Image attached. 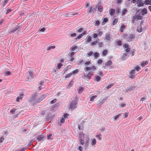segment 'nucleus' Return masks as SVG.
<instances>
[{
	"label": "nucleus",
	"mask_w": 151,
	"mask_h": 151,
	"mask_svg": "<svg viewBox=\"0 0 151 151\" xmlns=\"http://www.w3.org/2000/svg\"><path fill=\"white\" fill-rule=\"evenodd\" d=\"M73 99H74V100L69 102V109H74L77 106V104L78 103V99L77 97H75Z\"/></svg>",
	"instance_id": "f257e3e1"
},
{
	"label": "nucleus",
	"mask_w": 151,
	"mask_h": 151,
	"mask_svg": "<svg viewBox=\"0 0 151 151\" xmlns=\"http://www.w3.org/2000/svg\"><path fill=\"white\" fill-rule=\"evenodd\" d=\"M135 36V35L134 34L131 33L128 35L127 34H125L124 35V37L127 41L130 42L134 38Z\"/></svg>",
	"instance_id": "f03ea898"
},
{
	"label": "nucleus",
	"mask_w": 151,
	"mask_h": 151,
	"mask_svg": "<svg viewBox=\"0 0 151 151\" xmlns=\"http://www.w3.org/2000/svg\"><path fill=\"white\" fill-rule=\"evenodd\" d=\"M136 88V86H131L129 87H127L125 90L126 92H129L132 91H134Z\"/></svg>",
	"instance_id": "7ed1b4c3"
},
{
	"label": "nucleus",
	"mask_w": 151,
	"mask_h": 151,
	"mask_svg": "<svg viewBox=\"0 0 151 151\" xmlns=\"http://www.w3.org/2000/svg\"><path fill=\"white\" fill-rule=\"evenodd\" d=\"M139 11L141 12L142 15L143 16L145 14H147V10L146 8H144L141 10L139 9L138 11L137 12H139L140 13V12H139Z\"/></svg>",
	"instance_id": "20e7f679"
},
{
	"label": "nucleus",
	"mask_w": 151,
	"mask_h": 151,
	"mask_svg": "<svg viewBox=\"0 0 151 151\" xmlns=\"http://www.w3.org/2000/svg\"><path fill=\"white\" fill-rule=\"evenodd\" d=\"M129 56L128 53L125 52L124 53L122 57H121V58L123 60H126L128 58Z\"/></svg>",
	"instance_id": "39448f33"
},
{
	"label": "nucleus",
	"mask_w": 151,
	"mask_h": 151,
	"mask_svg": "<svg viewBox=\"0 0 151 151\" xmlns=\"http://www.w3.org/2000/svg\"><path fill=\"white\" fill-rule=\"evenodd\" d=\"M86 33V31H83L82 33L80 34L78 36H77L76 38V40L80 39L84 35H85Z\"/></svg>",
	"instance_id": "423d86ee"
},
{
	"label": "nucleus",
	"mask_w": 151,
	"mask_h": 151,
	"mask_svg": "<svg viewBox=\"0 0 151 151\" xmlns=\"http://www.w3.org/2000/svg\"><path fill=\"white\" fill-rule=\"evenodd\" d=\"M137 4H138L137 6L138 7L142 6L145 4L144 2L143 3L142 0H137Z\"/></svg>",
	"instance_id": "0eeeda50"
},
{
	"label": "nucleus",
	"mask_w": 151,
	"mask_h": 151,
	"mask_svg": "<svg viewBox=\"0 0 151 151\" xmlns=\"http://www.w3.org/2000/svg\"><path fill=\"white\" fill-rule=\"evenodd\" d=\"M21 29V27L20 26L17 25L13 29L12 31V32L13 33L15 32L17 30L19 31Z\"/></svg>",
	"instance_id": "6e6552de"
},
{
	"label": "nucleus",
	"mask_w": 151,
	"mask_h": 151,
	"mask_svg": "<svg viewBox=\"0 0 151 151\" xmlns=\"http://www.w3.org/2000/svg\"><path fill=\"white\" fill-rule=\"evenodd\" d=\"M24 94L23 93H21L19 96L17 97L16 99V101L19 102L20 100L22 99L24 96Z\"/></svg>",
	"instance_id": "1a4fd4ad"
},
{
	"label": "nucleus",
	"mask_w": 151,
	"mask_h": 151,
	"mask_svg": "<svg viewBox=\"0 0 151 151\" xmlns=\"http://www.w3.org/2000/svg\"><path fill=\"white\" fill-rule=\"evenodd\" d=\"M97 7L98 11L100 12H101L103 11V8L101 6H99L98 4L96 5V8Z\"/></svg>",
	"instance_id": "9d476101"
},
{
	"label": "nucleus",
	"mask_w": 151,
	"mask_h": 151,
	"mask_svg": "<svg viewBox=\"0 0 151 151\" xmlns=\"http://www.w3.org/2000/svg\"><path fill=\"white\" fill-rule=\"evenodd\" d=\"M93 75V72L92 71H90L88 74L86 75L87 78L88 79H90L91 78L92 76Z\"/></svg>",
	"instance_id": "9b49d317"
},
{
	"label": "nucleus",
	"mask_w": 151,
	"mask_h": 151,
	"mask_svg": "<svg viewBox=\"0 0 151 151\" xmlns=\"http://www.w3.org/2000/svg\"><path fill=\"white\" fill-rule=\"evenodd\" d=\"M44 138V136L42 135H40L37 136V139L39 141H41Z\"/></svg>",
	"instance_id": "f8f14e48"
},
{
	"label": "nucleus",
	"mask_w": 151,
	"mask_h": 151,
	"mask_svg": "<svg viewBox=\"0 0 151 151\" xmlns=\"http://www.w3.org/2000/svg\"><path fill=\"white\" fill-rule=\"evenodd\" d=\"M99 41L100 40L98 38H97L96 41L91 42V46H93L95 45L96 43H98Z\"/></svg>",
	"instance_id": "ddd939ff"
},
{
	"label": "nucleus",
	"mask_w": 151,
	"mask_h": 151,
	"mask_svg": "<svg viewBox=\"0 0 151 151\" xmlns=\"http://www.w3.org/2000/svg\"><path fill=\"white\" fill-rule=\"evenodd\" d=\"M105 39L108 40H111V35L109 33H107L105 35Z\"/></svg>",
	"instance_id": "4468645a"
},
{
	"label": "nucleus",
	"mask_w": 151,
	"mask_h": 151,
	"mask_svg": "<svg viewBox=\"0 0 151 151\" xmlns=\"http://www.w3.org/2000/svg\"><path fill=\"white\" fill-rule=\"evenodd\" d=\"M46 96L45 95H43L42 96L39 98V100L36 101V102L39 103L42 100L44 99L45 98Z\"/></svg>",
	"instance_id": "2eb2a0df"
},
{
	"label": "nucleus",
	"mask_w": 151,
	"mask_h": 151,
	"mask_svg": "<svg viewBox=\"0 0 151 151\" xmlns=\"http://www.w3.org/2000/svg\"><path fill=\"white\" fill-rule=\"evenodd\" d=\"M115 10L112 8L110 9L109 10V13L111 16L113 15L115 13Z\"/></svg>",
	"instance_id": "dca6fc26"
},
{
	"label": "nucleus",
	"mask_w": 151,
	"mask_h": 151,
	"mask_svg": "<svg viewBox=\"0 0 151 151\" xmlns=\"http://www.w3.org/2000/svg\"><path fill=\"white\" fill-rule=\"evenodd\" d=\"M4 73L5 76H8L11 75V72L8 70V69H6L4 71Z\"/></svg>",
	"instance_id": "f3484780"
},
{
	"label": "nucleus",
	"mask_w": 151,
	"mask_h": 151,
	"mask_svg": "<svg viewBox=\"0 0 151 151\" xmlns=\"http://www.w3.org/2000/svg\"><path fill=\"white\" fill-rule=\"evenodd\" d=\"M27 73L29 75L30 77L32 78H34V75H33V73L32 70H29V71L27 72Z\"/></svg>",
	"instance_id": "a211bd4d"
},
{
	"label": "nucleus",
	"mask_w": 151,
	"mask_h": 151,
	"mask_svg": "<svg viewBox=\"0 0 151 151\" xmlns=\"http://www.w3.org/2000/svg\"><path fill=\"white\" fill-rule=\"evenodd\" d=\"M137 20H142L143 17L142 16L140 15V14L135 15H134Z\"/></svg>",
	"instance_id": "6ab92c4d"
},
{
	"label": "nucleus",
	"mask_w": 151,
	"mask_h": 151,
	"mask_svg": "<svg viewBox=\"0 0 151 151\" xmlns=\"http://www.w3.org/2000/svg\"><path fill=\"white\" fill-rule=\"evenodd\" d=\"M148 64V62L147 61H143L141 63V65L142 67H143Z\"/></svg>",
	"instance_id": "aec40b11"
},
{
	"label": "nucleus",
	"mask_w": 151,
	"mask_h": 151,
	"mask_svg": "<svg viewBox=\"0 0 151 151\" xmlns=\"http://www.w3.org/2000/svg\"><path fill=\"white\" fill-rule=\"evenodd\" d=\"M102 19L103 22L101 23V24L102 25L105 24L108 21V19L107 18H103Z\"/></svg>",
	"instance_id": "412c9836"
},
{
	"label": "nucleus",
	"mask_w": 151,
	"mask_h": 151,
	"mask_svg": "<svg viewBox=\"0 0 151 151\" xmlns=\"http://www.w3.org/2000/svg\"><path fill=\"white\" fill-rule=\"evenodd\" d=\"M86 42H89L91 41L92 40V37L90 36H87L86 38Z\"/></svg>",
	"instance_id": "4be33fe9"
},
{
	"label": "nucleus",
	"mask_w": 151,
	"mask_h": 151,
	"mask_svg": "<svg viewBox=\"0 0 151 151\" xmlns=\"http://www.w3.org/2000/svg\"><path fill=\"white\" fill-rule=\"evenodd\" d=\"M79 135V139L84 138V134L82 132H80Z\"/></svg>",
	"instance_id": "5701e85b"
},
{
	"label": "nucleus",
	"mask_w": 151,
	"mask_h": 151,
	"mask_svg": "<svg viewBox=\"0 0 151 151\" xmlns=\"http://www.w3.org/2000/svg\"><path fill=\"white\" fill-rule=\"evenodd\" d=\"M144 4L146 5H151V0H145L144 1Z\"/></svg>",
	"instance_id": "b1692460"
},
{
	"label": "nucleus",
	"mask_w": 151,
	"mask_h": 151,
	"mask_svg": "<svg viewBox=\"0 0 151 151\" xmlns=\"http://www.w3.org/2000/svg\"><path fill=\"white\" fill-rule=\"evenodd\" d=\"M112 63L111 60H108L105 63V66L110 65L112 64Z\"/></svg>",
	"instance_id": "393cba45"
},
{
	"label": "nucleus",
	"mask_w": 151,
	"mask_h": 151,
	"mask_svg": "<svg viewBox=\"0 0 151 151\" xmlns=\"http://www.w3.org/2000/svg\"><path fill=\"white\" fill-rule=\"evenodd\" d=\"M101 78L100 76H97L96 77L94 80L95 81L99 82L101 80Z\"/></svg>",
	"instance_id": "a878e982"
},
{
	"label": "nucleus",
	"mask_w": 151,
	"mask_h": 151,
	"mask_svg": "<svg viewBox=\"0 0 151 151\" xmlns=\"http://www.w3.org/2000/svg\"><path fill=\"white\" fill-rule=\"evenodd\" d=\"M96 140L94 138L91 140V144L92 146L95 145L96 144Z\"/></svg>",
	"instance_id": "bb28decb"
},
{
	"label": "nucleus",
	"mask_w": 151,
	"mask_h": 151,
	"mask_svg": "<svg viewBox=\"0 0 151 151\" xmlns=\"http://www.w3.org/2000/svg\"><path fill=\"white\" fill-rule=\"evenodd\" d=\"M92 95H92V96L90 98V100L91 101H93L94 100V99L97 97V96L96 95L93 96Z\"/></svg>",
	"instance_id": "cd10ccee"
},
{
	"label": "nucleus",
	"mask_w": 151,
	"mask_h": 151,
	"mask_svg": "<svg viewBox=\"0 0 151 151\" xmlns=\"http://www.w3.org/2000/svg\"><path fill=\"white\" fill-rule=\"evenodd\" d=\"M63 15L66 17H72L71 12L65 13Z\"/></svg>",
	"instance_id": "c85d7f7f"
},
{
	"label": "nucleus",
	"mask_w": 151,
	"mask_h": 151,
	"mask_svg": "<svg viewBox=\"0 0 151 151\" xmlns=\"http://www.w3.org/2000/svg\"><path fill=\"white\" fill-rule=\"evenodd\" d=\"M55 46L54 45L48 46L47 48V51H49L51 49H55Z\"/></svg>",
	"instance_id": "c756f323"
},
{
	"label": "nucleus",
	"mask_w": 151,
	"mask_h": 151,
	"mask_svg": "<svg viewBox=\"0 0 151 151\" xmlns=\"http://www.w3.org/2000/svg\"><path fill=\"white\" fill-rule=\"evenodd\" d=\"M93 55L94 56V58L95 59L97 58L99 56V54L97 52L94 53L93 54Z\"/></svg>",
	"instance_id": "7c9ffc66"
},
{
	"label": "nucleus",
	"mask_w": 151,
	"mask_h": 151,
	"mask_svg": "<svg viewBox=\"0 0 151 151\" xmlns=\"http://www.w3.org/2000/svg\"><path fill=\"white\" fill-rule=\"evenodd\" d=\"M142 28L141 26H138L137 28V31L139 32H142Z\"/></svg>",
	"instance_id": "2f4dec72"
},
{
	"label": "nucleus",
	"mask_w": 151,
	"mask_h": 151,
	"mask_svg": "<svg viewBox=\"0 0 151 151\" xmlns=\"http://www.w3.org/2000/svg\"><path fill=\"white\" fill-rule=\"evenodd\" d=\"M37 94L36 93H35L34 94L32 95V99L33 100L35 101L36 100V99L37 98Z\"/></svg>",
	"instance_id": "473e14b6"
},
{
	"label": "nucleus",
	"mask_w": 151,
	"mask_h": 151,
	"mask_svg": "<svg viewBox=\"0 0 151 151\" xmlns=\"http://www.w3.org/2000/svg\"><path fill=\"white\" fill-rule=\"evenodd\" d=\"M83 138L79 139L80 144L82 145H83L84 144V141L83 139Z\"/></svg>",
	"instance_id": "72a5a7b5"
},
{
	"label": "nucleus",
	"mask_w": 151,
	"mask_h": 151,
	"mask_svg": "<svg viewBox=\"0 0 151 151\" xmlns=\"http://www.w3.org/2000/svg\"><path fill=\"white\" fill-rule=\"evenodd\" d=\"M117 45L118 46H121L122 45V41L120 40H117L116 42Z\"/></svg>",
	"instance_id": "f704fd0d"
},
{
	"label": "nucleus",
	"mask_w": 151,
	"mask_h": 151,
	"mask_svg": "<svg viewBox=\"0 0 151 151\" xmlns=\"http://www.w3.org/2000/svg\"><path fill=\"white\" fill-rule=\"evenodd\" d=\"M108 52V50L106 49L104 50L102 52V55L103 56H106Z\"/></svg>",
	"instance_id": "c9c22d12"
},
{
	"label": "nucleus",
	"mask_w": 151,
	"mask_h": 151,
	"mask_svg": "<svg viewBox=\"0 0 151 151\" xmlns=\"http://www.w3.org/2000/svg\"><path fill=\"white\" fill-rule=\"evenodd\" d=\"M125 28V26L123 24L121 25L120 27V32H123V29H124Z\"/></svg>",
	"instance_id": "e433bc0d"
},
{
	"label": "nucleus",
	"mask_w": 151,
	"mask_h": 151,
	"mask_svg": "<svg viewBox=\"0 0 151 151\" xmlns=\"http://www.w3.org/2000/svg\"><path fill=\"white\" fill-rule=\"evenodd\" d=\"M97 34L98 36H101L103 35V32L102 31H100V29H98L97 30Z\"/></svg>",
	"instance_id": "4c0bfd02"
},
{
	"label": "nucleus",
	"mask_w": 151,
	"mask_h": 151,
	"mask_svg": "<svg viewBox=\"0 0 151 151\" xmlns=\"http://www.w3.org/2000/svg\"><path fill=\"white\" fill-rule=\"evenodd\" d=\"M77 48V46L76 45H74L71 47L70 49L71 51H74Z\"/></svg>",
	"instance_id": "58836bf2"
},
{
	"label": "nucleus",
	"mask_w": 151,
	"mask_h": 151,
	"mask_svg": "<svg viewBox=\"0 0 151 151\" xmlns=\"http://www.w3.org/2000/svg\"><path fill=\"white\" fill-rule=\"evenodd\" d=\"M127 11V10L126 9H122V16L124 15H125L126 14V12Z\"/></svg>",
	"instance_id": "ea45409f"
},
{
	"label": "nucleus",
	"mask_w": 151,
	"mask_h": 151,
	"mask_svg": "<svg viewBox=\"0 0 151 151\" xmlns=\"http://www.w3.org/2000/svg\"><path fill=\"white\" fill-rule=\"evenodd\" d=\"M92 8H93V7L92 6H91V7H89L88 9V13H94V12L93 11H92Z\"/></svg>",
	"instance_id": "a19ab883"
},
{
	"label": "nucleus",
	"mask_w": 151,
	"mask_h": 151,
	"mask_svg": "<svg viewBox=\"0 0 151 151\" xmlns=\"http://www.w3.org/2000/svg\"><path fill=\"white\" fill-rule=\"evenodd\" d=\"M141 68L140 66L139 65H137L135 67L134 69H135V70H137V71H139Z\"/></svg>",
	"instance_id": "79ce46f5"
},
{
	"label": "nucleus",
	"mask_w": 151,
	"mask_h": 151,
	"mask_svg": "<svg viewBox=\"0 0 151 151\" xmlns=\"http://www.w3.org/2000/svg\"><path fill=\"white\" fill-rule=\"evenodd\" d=\"M118 22V19H115L112 22V24L113 25H115Z\"/></svg>",
	"instance_id": "37998d69"
},
{
	"label": "nucleus",
	"mask_w": 151,
	"mask_h": 151,
	"mask_svg": "<svg viewBox=\"0 0 151 151\" xmlns=\"http://www.w3.org/2000/svg\"><path fill=\"white\" fill-rule=\"evenodd\" d=\"M84 90V88L81 86H80L79 87L78 89V92L79 93H81V92Z\"/></svg>",
	"instance_id": "c03bdc74"
},
{
	"label": "nucleus",
	"mask_w": 151,
	"mask_h": 151,
	"mask_svg": "<svg viewBox=\"0 0 151 151\" xmlns=\"http://www.w3.org/2000/svg\"><path fill=\"white\" fill-rule=\"evenodd\" d=\"M63 65V64L61 63H58L57 65V69H60L61 68V67Z\"/></svg>",
	"instance_id": "a18cd8bd"
},
{
	"label": "nucleus",
	"mask_w": 151,
	"mask_h": 151,
	"mask_svg": "<svg viewBox=\"0 0 151 151\" xmlns=\"http://www.w3.org/2000/svg\"><path fill=\"white\" fill-rule=\"evenodd\" d=\"M72 73H70L66 75L65 76V78H69L72 76Z\"/></svg>",
	"instance_id": "49530a36"
},
{
	"label": "nucleus",
	"mask_w": 151,
	"mask_h": 151,
	"mask_svg": "<svg viewBox=\"0 0 151 151\" xmlns=\"http://www.w3.org/2000/svg\"><path fill=\"white\" fill-rule=\"evenodd\" d=\"M73 80H71L68 84V87H72L73 84Z\"/></svg>",
	"instance_id": "de8ad7c7"
},
{
	"label": "nucleus",
	"mask_w": 151,
	"mask_h": 151,
	"mask_svg": "<svg viewBox=\"0 0 151 151\" xmlns=\"http://www.w3.org/2000/svg\"><path fill=\"white\" fill-rule=\"evenodd\" d=\"M135 69H133L129 73V74L130 75H131L132 74H134L135 73Z\"/></svg>",
	"instance_id": "09e8293b"
},
{
	"label": "nucleus",
	"mask_w": 151,
	"mask_h": 151,
	"mask_svg": "<svg viewBox=\"0 0 151 151\" xmlns=\"http://www.w3.org/2000/svg\"><path fill=\"white\" fill-rule=\"evenodd\" d=\"M79 72V70L78 69H76L74 70H73L72 71V72L71 73H72V75H74L75 74L78 73Z\"/></svg>",
	"instance_id": "8fccbe9b"
},
{
	"label": "nucleus",
	"mask_w": 151,
	"mask_h": 151,
	"mask_svg": "<svg viewBox=\"0 0 151 151\" xmlns=\"http://www.w3.org/2000/svg\"><path fill=\"white\" fill-rule=\"evenodd\" d=\"M105 101V99H103L102 100H99V104L100 105H102L104 103Z\"/></svg>",
	"instance_id": "3c124183"
},
{
	"label": "nucleus",
	"mask_w": 151,
	"mask_h": 151,
	"mask_svg": "<svg viewBox=\"0 0 151 151\" xmlns=\"http://www.w3.org/2000/svg\"><path fill=\"white\" fill-rule=\"evenodd\" d=\"M89 138H88V139L86 140V143H85V146L87 148L88 147L89 145V142L88 141Z\"/></svg>",
	"instance_id": "603ef678"
},
{
	"label": "nucleus",
	"mask_w": 151,
	"mask_h": 151,
	"mask_svg": "<svg viewBox=\"0 0 151 151\" xmlns=\"http://www.w3.org/2000/svg\"><path fill=\"white\" fill-rule=\"evenodd\" d=\"M102 136L101 134H97L96 136V137H98V139L99 140H101L102 139V138L100 137V136Z\"/></svg>",
	"instance_id": "864d4df0"
},
{
	"label": "nucleus",
	"mask_w": 151,
	"mask_h": 151,
	"mask_svg": "<svg viewBox=\"0 0 151 151\" xmlns=\"http://www.w3.org/2000/svg\"><path fill=\"white\" fill-rule=\"evenodd\" d=\"M91 70V67H86L84 69L85 71L86 72L87 71L90 70Z\"/></svg>",
	"instance_id": "5fc2aeb1"
},
{
	"label": "nucleus",
	"mask_w": 151,
	"mask_h": 151,
	"mask_svg": "<svg viewBox=\"0 0 151 151\" xmlns=\"http://www.w3.org/2000/svg\"><path fill=\"white\" fill-rule=\"evenodd\" d=\"M136 18L134 15L133 16L132 18V20L131 21V22L132 24H134V21H135Z\"/></svg>",
	"instance_id": "6e6d98bb"
},
{
	"label": "nucleus",
	"mask_w": 151,
	"mask_h": 151,
	"mask_svg": "<svg viewBox=\"0 0 151 151\" xmlns=\"http://www.w3.org/2000/svg\"><path fill=\"white\" fill-rule=\"evenodd\" d=\"M103 42H100L98 43V46L99 47H103Z\"/></svg>",
	"instance_id": "4d7b16f0"
},
{
	"label": "nucleus",
	"mask_w": 151,
	"mask_h": 151,
	"mask_svg": "<svg viewBox=\"0 0 151 151\" xmlns=\"http://www.w3.org/2000/svg\"><path fill=\"white\" fill-rule=\"evenodd\" d=\"M119 107H124L126 106V104H124L123 103H122L121 104H119Z\"/></svg>",
	"instance_id": "13d9d810"
},
{
	"label": "nucleus",
	"mask_w": 151,
	"mask_h": 151,
	"mask_svg": "<svg viewBox=\"0 0 151 151\" xmlns=\"http://www.w3.org/2000/svg\"><path fill=\"white\" fill-rule=\"evenodd\" d=\"M100 24V21L98 20H97L96 21L94 25L96 26H98Z\"/></svg>",
	"instance_id": "bf43d9fd"
},
{
	"label": "nucleus",
	"mask_w": 151,
	"mask_h": 151,
	"mask_svg": "<svg viewBox=\"0 0 151 151\" xmlns=\"http://www.w3.org/2000/svg\"><path fill=\"white\" fill-rule=\"evenodd\" d=\"M93 51H90L88 52L87 53V55L89 56H91L93 55Z\"/></svg>",
	"instance_id": "052dcab7"
},
{
	"label": "nucleus",
	"mask_w": 151,
	"mask_h": 151,
	"mask_svg": "<svg viewBox=\"0 0 151 151\" xmlns=\"http://www.w3.org/2000/svg\"><path fill=\"white\" fill-rule=\"evenodd\" d=\"M52 134L51 133L47 135V138L48 139H50V140H52L53 139L52 138H51L50 137L52 136Z\"/></svg>",
	"instance_id": "680f3d73"
},
{
	"label": "nucleus",
	"mask_w": 151,
	"mask_h": 151,
	"mask_svg": "<svg viewBox=\"0 0 151 151\" xmlns=\"http://www.w3.org/2000/svg\"><path fill=\"white\" fill-rule=\"evenodd\" d=\"M69 114L68 113H65L62 117L65 119V118H67Z\"/></svg>",
	"instance_id": "e2e57ef3"
},
{
	"label": "nucleus",
	"mask_w": 151,
	"mask_h": 151,
	"mask_svg": "<svg viewBox=\"0 0 151 151\" xmlns=\"http://www.w3.org/2000/svg\"><path fill=\"white\" fill-rule=\"evenodd\" d=\"M78 128L79 130H82L83 128V125L82 124L81 126L80 125L78 124Z\"/></svg>",
	"instance_id": "0e129e2a"
},
{
	"label": "nucleus",
	"mask_w": 151,
	"mask_h": 151,
	"mask_svg": "<svg viewBox=\"0 0 151 151\" xmlns=\"http://www.w3.org/2000/svg\"><path fill=\"white\" fill-rule=\"evenodd\" d=\"M16 110V109H13L10 110V112L12 114H15V111Z\"/></svg>",
	"instance_id": "69168bd1"
},
{
	"label": "nucleus",
	"mask_w": 151,
	"mask_h": 151,
	"mask_svg": "<svg viewBox=\"0 0 151 151\" xmlns=\"http://www.w3.org/2000/svg\"><path fill=\"white\" fill-rule=\"evenodd\" d=\"M83 30V28L81 27V28H79L77 30V32H78L80 33V32H81Z\"/></svg>",
	"instance_id": "338daca9"
},
{
	"label": "nucleus",
	"mask_w": 151,
	"mask_h": 151,
	"mask_svg": "<svg viewBox=\"0 0 151 151\" xmlns=\"http://www.w3.org/2000/svg\"><path fill=\"white\" fill-rule=\"evenodd\" d=\"M136 76L135 75L131 74L129 76V78L131 79H134L135 78Z\"/></svg>",
	"instance_id": "774afa93"
}]
</instances>
